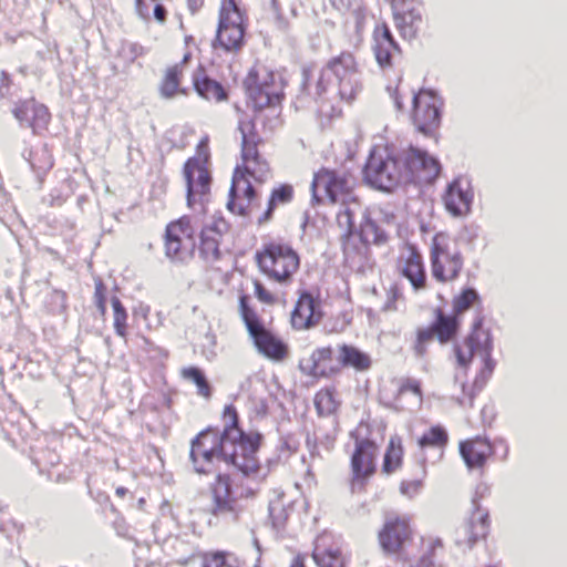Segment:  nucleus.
I'll use <instances>...</instances> for the list:
<instances>
[{
    "label": "nucleus",
    "mask_w": 567,
    "mask_h": 567,
    "mask_svg": "<svg viewBox=\"0 0 567 567\" xmlns=\"http://www.w3.org/2000/svg\"><path fill=\"white\" fill-rule=\"evenodd\" d=\"M223 431L207 427L190 441L189 463L199 475L221 472L224 464L227 471H234L248 477L257 473L260 462L257 453L264 435L257 431L246 432L239 425V414L234 404L224 408Z\"/></svg>",
    "instance_id": "1"
},
{
    "label": "nucleus",
    "mask_w": 567,
    "mask_h": 567,
    "mask_svg": "<svg viewBox=\"0 0 567 567\" xmlns=\"http://www.w3.org/2000/svg\"><path fill=\"white\" fill-rule=\"evenodd\" d=\"M338 224L340 227H346V231L340 237L346 256H349L350 252L368 255L371 245H385L390 238L388 230L383 226L384 221L373 218L369 208L363 210L360 224L357 225L354 213L349 207H346L338 214Z\"/></svg>",
    "instance_id": "2"
},
{
    "label": "nucleus",
    "mask_w": 567,
    "mask_h": 567,
    "mask_svg": "<svg viewBox=\"0 0 567 567\" xmlns=\"http://www.w3.org/2000/svg\"><path fill=\"white\" fill-rule=\"evenodd\" d=\"M259 270L275 282L287 285L300 267V256L282 240L264 243L255 252Z\"/></svg>",
    "instance_id": "3"
},
{
    "label": "nucleus",
    "mask_w": 567,
    "mask_h": 567,
    "mask_svg": "<svg viewBox=\"0 0 567 567\" xmlns=\"http://www.w3.org/2000/svg\"><path fill=\"white\" fill-rule=\"evenodd\" d=\"M323 81L329 82L332 90L331 95L339 96L347 102L353 101L361 90L359 72L353 54L342 52L327 62L321 69V79L319 81V89H317V95H320L322 91Z\"/></svg>",
    "instance_id": "4"
},
{
    "label": "nucleus",
    "mask_w": 567,
    "mask_h": 567,
    "mask_svg": "<svg viewBox=\"0 0 567 567\" xmlns=\"http://www.w3.org/2000/svg\"><path fill=\"white\" fill-rule=\"evenodd\" d=\"M239 312L258 352L275 361L284 360L287 357L286 343L266 328L261 318L251 307L249 295L241 293L239 296Z\"/></svg>",
    "instance_id": "5"
},
{
    "label": "nucleus",
    "mask_w": 567,
    "mask_h": 567,
    "mask_svg": "<svg viewBox=\"0 0 567 567\" xmlns=\"http://www.w3.org/2000/svg\"><path fill=\"white\" fill-rule=\"evenodd\" d=\"M444 99L433 87H421L413 93L410 118L415 131L434 137L441 127Z\"/></svg>",
    "instance_id": "6"
},
{
    "label": "nucleus",
    "mask_w": 567,
    "mask_h": 567,
    "mask_svg": "<svg viewBox=\"0 0 567 567\" xmlns=\"http://www.w3.org/2000/svg\"><path fill=\"white\" fill-rule=\"evenodd\" d=\"M197 155L189 157L183 166V175L186 182V203L193 208L196 203V196L199 203L208 200L210 194L212 174L207 167L209 159L208 137H204L198 143Z\"/></svg>",
    "instance_id": "7"
},
{
    "label": "nucleus",
    "mask_w": 567,
    "mask_h": 567,
    "mask_svg": "<svg viewBox=\"0 0 567 567\" xmlns=\"http://www.w3.org/2000/svg\"><path fill=\"white\" fill-rule=\"evenodd\" d=\"M363 181L371 187L390 193L398 185L403 184L401 164L398 154L388 150L373 148L362 169Z\"/></svg>",
    "instance_id": "8"
},
{
    "label": "nucleus",
    "mask_w": 567,
    "mask_h": 567,
    "mask_svg": "<svg viewBox=\"0 0 567 567\" xmlns=\"http://www.w3.org/2000/svg\"><path fill=\"white\" fill-rule=\"evenodd\" d=\"M403 184H427L441 174L442 166L437 157L426 150L410 145L399 152Z\"/></svg>",
    "instance_id": "9"
},
{
    "label": "nucleus",
    "mask_w": 567,
    "mask_h": 567,
    "mask_svg": "<svg viewBox=\"0 0 567 567\" xmlns=\"http://www.w3.org/2000/svg\"><path fill=\"white\" fill-rule=\"evenodd\" d=\"M354 439V451L351 454V482L350 488L352 493L362 492L370 477L377 472V452L378 445L371 439L360 437L355 432H351Z\"/></svg>",
    "instance_id": "10"
},
{
    "label": "nucleus",
    "mask_w": 567,
    "mask_h": 567,
    "mask_svg": "<svg viewBox=\"0 0 567 567\" xmlns=\"http://www.w3.org/2000/svg\"><path fill=\"white\" fill-rule=\"evenodd\" d=\"M354 185L355 178L351 174L323 167L313 176L311 200L313 204L322 202V198L318 195V189L322 187L326 196L332 204L338 202L344 203L352 196Z\"/></svg>",
    "instance_id": "11"
},
{
    "label": "nucleus",
    "mask_w": 567,
    "mask_h": 567,
    "mask_svg": "<svg viewBox=\"0 0 567 567\" xmlns=\"http://www.w3.org/2000/svg\"><path fill=\"white\" fill-rule=\"evenodd\" d=\"M266 74L260 80L259 72L251 69L243 82L247 95V104L251 105L255 112H260L265 107H271L280 104L284 93L277 92L271 87L275 84L276 73L265 70Z\"/></svg>",
    "instance_id": "12"
},
{
    "label": "nucleus",
    "mask_w": 567,
    "mask_h": 567,
    "mask_svg": "<svg viewBox=\"0 0 567 567\" xmlns=\"http://www.w3.org/2000/svg\"><path fill=\"white\" fill-rule=\"evenodd\" d=\"M209 492L212 495L210 514L215 517L237 522L243 507L236 496L230 475L226 472H218L215 481L209 485Z\"/></svg>",
    "instance_id": "13"
},
{
    "label": "nucleus",
    "mask_w": 567,
    "mask_h": 567,
    "mask_svg": "<svg viewBox=\"0 0 567 567\" xmlns=\"http://www.w3.org/2000/svg\"><path fill=\"white\" fill-rule=\"evenodd\" d=\"M248 174L250 171L246 166H236L228 193L227 209L243 217L260 207L258 192L246 178Z\"/></svg>",
    "instance_id": "14"
},
{
    "label": "nucleus",
    "mask_w": 567,
    "mask_h": 567,
    "mask_svg": "<svg viewBox=\"0 0 567 567\" xmlns=\"http://www.w3.org/2000/svg\"><path fill=\"white\" fill-rule=\"evenodd\" d=\"M485 316L482 310L476 311L475 318L471 324L470 332L464 338V344L468 349L465 354L458 343H454L453 350L458 367L468 369L475 354H480L488 349H494V338L491 328H485Z\"/></svg>",
    "instance_id": "15"
},
{
    "label": "nucleus",
    "mask_w": 567,
    "mask_h": 567,
    "mask_svg": "<svg viewBox=\"0 0 567 567\" xmlns=\"http://www.w3.org/2000/svg\"><path fill=\"white\" fill-rule=\"evenodd\" d=\"M488 492V486L481 483L476 486L472 498L473 514L464 526L457 532L456 544L467 545L472 549L481 539H485L489 533V514L487 509H482L481 498Z\"/></svg>",
    "instance_id": "16"
},
{
    "label": "nucleus",
    "mask_w": 567,
    "mask_h": 567,
    "mask_svg": "<svg viewBox=\"0 0 567 567\" xmlns=\"http://www.w3.org/2000/svg\"><path fill=\"white\" fill-rule=\"evenodd\" d=\"M443 234H436L431 245V275L439 282L453 281L458 278L463 269L464 259L460 250L449 252L447 247L441 243Z\"/></svg>",
    "instance_id": "17"
},
{
    "label": "nucleus",
    "mask_w": 567,
    "mask_h": 567,
    "mask_svg": "<svg viewBox=\"0 0 567 567\" xmlns=\"http://www.w3.org/2000/svg\"><path fill=\"white\" fill-rule=\"evenodd\" d=\"M321 79V71L316 76V64L309 63L301 66V80L299 90L293 101V105L297 110L309 107L312 102L323 103L330 100L332 90L328 81H323V87L320 95H317V89H319V81Z\"/></svg>",
    "instance_id": "18"
},
{
    "label": "nucleus",
    "mask_w": 567,
    "mask_h": 567,
    "mask_svg": "<svg viewBox=\"0 0 567 567\" xmlns=\"http://www.w3.org/2000/svg\"><path fill=\"white\" fill-rule=\"evenodd\" d=\"M12 115L22 127H30L34 135H42L51 121V113L47 105L34 97L19 100L14 103Z\"/></svg>",
    "instance_id": "19"
},
{
    "label": "nucleus",
    "mask_w": 567,
    "mask_h": 567,
    "mask_svg": "<svg viewBox=\"0 0 567 567\" xmlns=\"http://www.w3.org/2000/svg\"><path fill=\"white\" fill-rule=\"evenodd\" d=\"M379 544L385 555L400 554L412 538L409 519L400 516L386 518L378 534Z\"/></svg>",
    "instance_id": "20"
},
{
    "label": "nucleus",
    "mask_w": 567,
    "mask_h": 567,
    "mask_svg": "<svg viewBox=\"0 0 567 567\" xmlns=\"http://www.w3.org/2000/svg\"><path fill=\"white\" fill-rule=\"evenodd\" d=\"M445 209L454 217L468 215L472 210L474 192L471 181L462 176L453 178L442 196Z\"/></svg>",
    "instance_id": "21"
},
{
    "label": "nucleus",
    "mask_w": 567,
    "mask_h": 567,
    "mask_svg": "<svg viewBox=\"0 0 567 567\" xmlns=\"http://www.w3.org/2000/svg\"><path fill=\"white\" fill-rule=\"evenodd\" d=\"M323 317L321 300L310 290L299 291L298 300L291 311V324L295 329H311L319 324Z\"/></svg>",
    "instance_id": "22"
},
{
    "label": "nucleus",
    "mask_w": 567,
    "mask_h": 567,
    "mask_svg": "<svg viewBox=\"0 0 567 567\" xmlns=\"http://www.w3.org/2000/svg\"><path fill=\"white\" fill-rule=\"evenodd\" d=\"M372 41V50L378 65L382 70L392 68L395 56L402 55V49L385 22L375 24Z\"/></svg>",
    "instance_id": "23"
},
{
    "label": "nucleus",
    "mask_w": 567,
    "mask_h": 567,
    "mask_svg": "<svg viewBox=\"0 0 567 567\" xmlns=\"http://www.w3.org/2000/svg\"><path fill=\"white\" fill-rule=\"evenodd\" d=\"M246 30L247 21H244L241 18L229 21L228 25H225L220 33L218 24L216 35L212 41L213 49H221L226 53L240 51L246 43Z\"/></svg>",
    "instance_id": "24"
},
{
    "label": "nucleus",
    "mask_w": 567,
    "mask_h": 567,
    "mask_svg": "<svg viewBox=\"0 0 567 567\" xmlns=\"http://www.w3.org/2000/svg\"><path fill=\"white\" fill-rule=\"evenodd\" d=\"M372 365V359L369 353L360 348L342 343L338 346L336 367L328 368V373H341L342 369L352 368L358 372L368 371Z\"/></svg>",
    "instance_id": "25"
},
{
    "label": "nucleus",
    "mask_w": 567,
    "mask_h": 567,
    "mask_svg": "<svg viewBox=\"0 0 567 567\" xmlns=\"http://www.w3.org/2000/svg\"><path fill=\"white\" fill-rule=\"evenodd\" d=\"M334 351L332 347L317 348L308 359H302L299 362L300 371L309 377H333L339 373H328V368H334L333 362Z\"/></svg>",
    "instance_id": "26"
},
{
    "label": "nucleus",
    "mask_w": 567,
    "mask_h": 567,
    "mask_svg": "<svg viewBox=\"0 0 567 567\" xmlns=\"http://www.w3.org/2000/svg\"><path fill=\"white\" fill-rule=\"evenodd\" d=\"M193 86L196 93L205 100L224 102L229 97L228 90L217 80L209 76L200 64L193 73Z\"/></svg>",
    "instance_id": "27"
},
{
    "label": "nucleus",
    "mask_w": 567,
    "mask_h": 567,
    "mask_svg": "<svg viewBox=\"0 0 567 567\" xmlns=\"http://www.w3.org/2000/svg\"><path fill=\"white\" fill-rule=\"evenodd\" d=\"M436 339L441 344L454 341L460 332L462 319L455 315L446 313L441 307L435 308L434 319L430 323Z\"/></svg>",
    "instance_id": "28"
},
{
    "label": "nucleus",
    "mask_w": 567,
    "mask_h": 567,
    "mask_svg": "<svg viewBox=\"0 0 567 567\" xmlns=\"http://www.w3.org/2000/svg\"><path fill=\"white\" fill-rule=\"evenodd\" d=\"M329 537L317 538L312 558L318 567H344V559L339 547L328 544Z\"/></svg>",
    "instance_id": "29"
},
{
    "label": "nucleus",
    "mask_w": 567,
    "mask_h": 567,
    "mask_svg": "<svg viewBox=\"0 0 567 567\" xmlns=\"http://www.w3.org/2000/svg\"><path fill=\"white\" fill-rule=\"evenodd\" d=\"M165 238V255L174 262L186 264L195 254L196 241L195 238H183L164 236Z\"/></svg>",
    "instance_id": "30"
},
{
    "label": "nucleus",
    "mask_w": 567,
    "mask_h": 567,
    "mask_svg": "<svg viewBox=\"0 0 567 567\" xmlns=\"http://www.w3.org/2000/svg\"><path fill=\"white\" fill-rule=\"evenodd\" d=\"M293 198V187L290 184H280L275 187L269 196L267 208L258 218V224L262 225L271 220L276 208L279 205L288 204Z\"/></svg>",
    "instance_id": "31"
},
{
    "label": "nucleus",
    "mask_w": 567,
    "mask_h": 567,
    "mask_svg": "<svg viewBox=\"0 0 567 567\" xmlns=\"http://www.w3.org/2000/svg\"><path fill=\"white\" fill-rule=\"evenodd\" d=\"M478 305V310L483 311L482 298L474 287H464L452 300V315L462 319V316L472 307Z\"/></svg>",
    "instance_id": "32"
},
{
    "label": "nucleus",
    "mask_w": 567,
    "mask_h": 567,
    "mask_svg": "<svg viewBox=\"0 0 567 567\" xmlns=\"http://www.w3.org/2000/svg\"><path fill=\"white\" fill-rule=\"evenodd\" d=\"M458 451L468 470L483 468L488 460V451H476L475 444L471 440L461 441Z\"/></svg>",
    "instance_id": "33"
},
{
    "label": "nucleus",
    "mask_w": 567,
    "mask_h": 567,
    "mask_svg": "<svg viewBox=\"0 0 567 567\" xmlns=\"http://www.w3.org/2000/svg\"><path fill=\"white\" fill-rule=\"evenodd\" d=\"M402 440L398 435L391 436L384 453L382 472L385 474H392L402 465Z\"/></svg>",
    "instance_id": "34"
},
{
    "label": "nucleus",
    "mask_w": 567,
    "mask_h": 567,
    "mask_svg": "<svg viewBox=\"0 0 567 567\" xmlns=\"http://www.w3.org/2000/svg\"><path fill=\"white\" fill-rule=\"evenodd\" d=\"M182 70L175 64L166 70L165 76L159 85L161 96L164 99H173L176 93L186 94V90L181 87Z\"/></svg>",
    "instance_id": "35"
},
{
    "label": "nucleus",
    "mask_w": 567,
    "mask_h": 567,
    "mask_svg": "<svg viewBox=\"0 0 567 567\" xmlns=\"http://www.w3.org/2000/svg\"><path fill=\"white\" fill-rule=\"evenodd\" d=\"M185 380L193 382L197 388V393L206 399L212 398L213 386L209 383L204 370L196 365H190L182 370Z\"/></svg>",
    "instance_id": "36"
},
{
    "label": "nucleus",
    "mask_w": 567,
    "mask_h": 567,
    "mask_svg": "<svg viewBox=\"0 0 567 567\" xmlns=\"http://www.w3.org/2000/svg\"><path fill=\"white\" fill-rule=\"evenodd\" d=\"M199 255L206 261H217L221 259L219 249V237L209 234V230H202L199 234Z\"/></svg>",
    "instance_id": "37"
},
{
    "label": "nucleus",
    "mask_w": 567,
    "mask_h": 567,
    "mask_svg": "<svg viewBox=\"0 0 567 567\" xmlns=\"http://www.w3.org/2000/svg\"><path fill=\"white\" fill-rule=\"evenodd\" d=\"M313 403L319 416L333 414L340 405L336 399V390L330 388H326L317 392Z\"/></svg>",
    "instance_id": "38"
},
{
    "label": "nucleus",
    "mask_w": 567,
    "mask_h": 567,
    "mask_svg": "<svg viewBox=\"0 0 567 567\" xmlns=\"http://www.w3.org/2000/svg\"><path fill=\"white\" fill-rule=\"evenodd\" d=\"M449 442L447 431L442 425H433L419 439L421 449L439 447L443 449Z\"/></svg>",
    "instance_id": "39"
},
{
    "label": "nucleus",
    "mask_w": 567,
    "mask_h": 567,
    "mask_svg": "<svg viewBox=\"0 0 567 567\" xmlns=\"http://www.w3.org/2000/svg\"><path fill=\"white\" fill-rule=\"evenodd\" d=\"M333 8L340 12H349L355 21V27L359 30L365 19V9L360 0H330Z\"/></svg>",
    "instance_id": "40"
},
{
    "label": "nucleus",
    "mask_w": 567,
    "mask_h": 567,
    "mask_svg": "<svg viewBox=\"0 0 567 567\" xmlns=\"http://www.w3.org/2000/svg\"><path fill=\"white\" fill-rule=\"evenodd\" d=\"M241 18L244 21H247L246 14L240 9L239 4L236 0H223L219 9V32L228 25L229 21H234V19Z\"/></svg>",
    "instance_id": "41"
},
{
    "label": "nucleus",
    "mask_w": 567,
    "mask_h": 567,
    "mask_svg": "<svg viewBox=\"0 0 567 567\" xmlns=\"http://www.w3.org/2000/svg\"><path fill=\"white\" fill-rule=\"evenodd\" d=\"M436 339L435 332L431 324L417 328L416 337L413 344V351L417 358H423L427 352V344Z\"/></svg>",
    "instance_id": "42"
},
{
    "label": "nucleus",
    "mask_w": 567,
    "mask_h": 567,
    "mask_svg": "<svg viewBox=\"0 0 567 567\" xmlns=\"http://www.w3.org/2000/svg\"><path fill=\"white\" fill-rule=\"evenodd\" d=\"M165 235L172 237L195 238L194 228L190 225V219L183 216L177 220L171 221L165 229Z\"/></svg>",
    "instance_id": "43"
},
{
    "label": "nucleus",
    "mask_w": 567,
    "mask_h": 567,
    "mask_svg": "<svg viewBox=\"0 0 567 567\" xmlns=\"http://www.w3.org/2000/svg\"><path fill=\"white\" fill-rule=\"evenodd\" d=\"M111 305L113 308V315H114V330L115 333L120 337L126 336V320H127V312L125 307L123 306L122 301L118 297L113 296L111 298Z\"/></svg>",
    "instance_id": "44"
},
{
    "label": "nucleus",
    "mask_w": 567,
    "mask_h": 567,
    "mask_svg": "<svg viewBox=\"0 0 567 567\" xmlns=\"http://www.w3.org/2000/svg\"><path fill=\"white\" fill-rule=\"evenodd\" d=\"M402 276L406 278L414 290L424 289L426 285V271L424 266H410L404 265L401 271Z\"/></svg>",
    "instance_id": "45"
},
{
    "label": "nucleus",
    "mask_w": 567,
    "mask_h": 567,
    "mask_svg": "<svg viewBox=\"0 0 567 567\" xmlns=\"http://www.w3.org/2000/svg\"><path fill=\"white\" fill-rule=\"evenodd\" d=\"M66 300L68 295L65 291L54 289L47 296L45 305L52 315H62L68 308Z\"/></svg>",
    "instance_id": "46"
},
{
    "label": "nucleus",
    "mask_w": 567,
    "mask_h": 567,
    "mask_svg": "<svg viewBox=\"0 0 567 567\" xmlns=\"http://www.w3.org/2000/svg\"><path fill=\"white\" fill-rule=\"evenodd\" d=\"M144 53V48L137 43H124L118 51V58L125 63V66L131 65L138 56Z\"/></svg>",
    "instance_id": "47"
},
{
    "label": "nucleus",
    "mask_w": 567,
    "mask_h": 567,
    "mask_svg": "<svg viewBox=\"0 0 567 567\" xmlns=\"http://www.w3.org/2000/svg\"><path fill=\"white\" fill-rule=\"evenodd\" d=\"M248 134L244 133V138L241 140V158L243 161L246 163V162H249V161H254V162H258L260 155H259V152H258V148H257V143H258V140H249Z\"/></svg>",
    "instance_id": "48"
},
{
    "label": "nucleus",
    "mask_w": 567,
    "mask_h": 567,
    "mask_svg": "<svg viewBox=\"0 0 567 567\" xmlns=\"http://www.w3.org/2000/svg\"><path fill=\"white\" fill-rule=\"evenodd\" d=\"M394 20H401V23L422 25L423 18L420 9L412 8L402 12L394 13Z\"/></svg>",
    "instance_id": "49"
},
{
    "label": "nucleus",
    "mask_w": 567,
    "mask_h": 567,
    "mask_svg": "<svg viewBox=\"0 0 567 567\" xmlns=\"http://www.w3.org/2000/svg\"><path fill=\"white\" fill-rule=\"evenodd\" d=\"M106 293L107 287L105 284L99 279L95 281V291H94V302L102 316L106 312Z\"/></svg>",
    "instance_id": "50"
},
{
    "label": "nucleus",
    "mask_w": 567,
    "mask_h": 567,
    "mask_svg": "<svg viewBox=\"0 0 567 567\" xmlns=\"http://www.w3.org/2000/svg\"><path fill=\"white\" fill-rule=\"evenodd\" d=\"M487 380H488L487 378L481 377V373H478V375L475 378L473 385L468 392L466 391V388H467L466 382L465 381L461 382V388H462L463 394L467 395L468 401H470V406H473L474 398L476 396V394L478 392H481L483 390Z\"/></svg>",
    "instance_id": "51"
},
{
    "label": "nucleus",
    "mask_w": 567,
    "mask_h": 567,
    "mask_svg": "<svg viewBox=\"0 0 567 567\" xmlns=\"http://www.w3.org/2000/svg\"><path fill=\"white\" fill-rule=\"evenodd\" d=\"M493 350L494 349H488L480 353L483 360V368L480 373L481 377H485L487 379H489V377L493 374L496 367V361L493 359Z\"/></svg>",
    "instance_id": "52"
},
{
    "label": "nucleus",
    "mask_w": 567,
    "mask_h": 567,
    "mask_svg": "<svg viewBox=\"0 0 567 567\" xmlns=\"http://www.w3.org/2000/svg\"><path fill=\"white\" fill-rule=\"evenodd\" d=\"M402 297L400 287L393 284L386 293V301L382 306V311H394L396 310V300Z\"/></svg>",
    "instance_id": "53"
},
{
    "label": "nucleus",
    "mask_w": 567,
    "mask_h": 567,
    "mask_svg": "<svg viewBox=\"0 0 567 567\" xmlns=\"http://www.w3.org/2000/svg\"><path fill=\"white\" fill-rule=\"evenodd\" d=\"M254 288H255V296L256 298L266 305H274L276 303V297L266 289L264 284L259 280L254 281Z\"/></svg>",
    "instance_id": "54"
},
{
    "label": "nucleus",
    "mask_w": 567,
    "mask_h": 567,
    "mask_svg": "<svg viewBox=\"0 0 567 567\" xmlns=\"http://www.w3.org/2000/svg\"><path fill=\"white\" fill-rule=\"evenodd\" d=\"M298 447L299 441L292 434H287L280 439L278 450L280 453L287 452L286 458H288L291 454L297 452Z\"/></svg>",
    "instance_id": "55"
},
{
    "label": "nucleus",
    "mask_w": 567,
    "mask_h": 567,
    "mask_svg": "<svg viewBox=\"0 0 567 567\" xmlns=\"http://www.w3.org/2000/svg\"><path fill=\"white\" fill-rule=\"evenodd\" d=\"M395 21V25L401 34V37L408 41H412L414 39H416L417 34H419V31L421 29V25H417V24H406V23H401V20H394Z\"/></svg>",
    "instance_id": "56"
},
{
    "label": "nucleus",
    "mask_w": 567,
    "mask_h": 567,
    "mask_svg": "<svg viewBox=\"0 0 567 567\" xmlns=\"http://www.w3.org/2000/svg\"><path fill=\"white\" fill-rule=\"evenodd\" d=\"M238 131L241 134V140L244 138V133L248 134L247 136L249 140H251V138L259 140V136L256 131V123H255L254 118H250L248 121L240 118L238 122Z\"/></svg>",
    "instance_id": "57"
},
{
    "label": "nucleus",
    "mask_w": 567,
    "mask_h": 567,
    "mask_svg": "<svg viewBox=\"0 0 567 567\" xmlns=\"http://www.w3.org/2000/svg\"><path fill=\"white\" fill-rule=\"evenodd\" d=\"M268 511L269 518L271 519L274 528L278 530L284 528L287 520V513L285 508H280L279 512L276 513L275 507L271 504H269Z\"/></svg>",
    "instance_id": "58"
},
{
    "label": "nucleus",
    "mask_w": 567,
    "mask_h": 567,
    "mask_svg": "<svg viewBox=\"0 0 567 567\" xmlns=\"http://www.w3.org/2000/svg\"><path fill=\"white\" fill-rule=\"evenodd\" d=\"M13 86L12 76L9 72L2 70L0 72V99L11 96V89Z\"/></svg>",
    "instance_id": "59"
},
{
    "label": "nucleus",
    "mask_w": 567,
    "mask_h": 567,
    "mask_svg": "<svg viewBox=\"0 0 567 567\" xmlns=\"http://www.w3.org/2000/svg\"><path fill=\"white\" fill-rule=\"evenodd\" d=\"M408 256L405 258L404 265L410 266H424L422 254L419 251L417 247L412 244H408Z\"/></svg>",
    "instance_id": "60"
},
{
    "label": "nucleus",
    "mask_w": 567,
    "mask_h": 567,
    "mask_svg": "<svg viewBox=\"0 0 567 567\" xmlns=\"http://www.w3.org/2000/svg\"><path fill=\"white\" fill-rule=\"evenodd\" d=\"M404 392H412L413 394L421 396L422 390L420 381L411 378L404 379L399 388V393L402 394Z\"/></svg>",
    "instance_id": "61"
},
{
    "label": "nucleus",
    "mask_w": 567,
    "mask_h": 567,
    "mask_svg": "<svg viewBox=\"0 0 567 567\" xmlns=\"http://www.w3.org/2000/svg\"><path fill=\"white\" fill-rule=\"evenodd\" d=\"M421 486H422V481H420V480L403 481L400 484V492L403 495L412 497L413 495L419 493Z\"/></svg>",
    "instance_id": "62"
},
{
    "label": "nucleus",
    "mask_w": 567,
    "mask_h": 567,
    "mask_svg": "<svg viewBox=\"0 0 567 567\" xmlns=\"http://www.w3.org/2000/svg\"><path fill=\"white\" fill-rule=\"evenodd\" d=\"M202 230H209V234L220 237L228 230V224L223 217H219L212 225L205 226Z\"/></svg>",
    "instance_id": "63"
},
{
    "label": "nucleus",
    "mask_w": 567,
    "mask_h": 567,
    "mask_svg": "<svg viewBox=\"0 0 567 567\" xmlns=\"http://www.w3.org/2000/svg\"><path fill=\"white\" fill-rule=\"evenodd\" d=\"M433 549H427L411 567H433Z\"/></svg>",
    "instance_id": "64"
}]
</instances>
